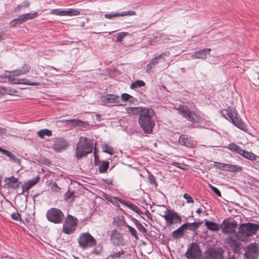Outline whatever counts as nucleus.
I'll return each instance as SVG.
<instances>
[{
    "label": "nucleus",
    "instance_id": "36",
    "mask_svg": "<svg viewBox=\"0 0 259 259\" xmlns=\"http://www.w3.org/2000/svg\"><path fill=\"white\" fill-rule=\"evenodd\" d=\"M125 206L128 207L130 209H131V210L138 214H143V212L137 206L131 203L127 202V203L125 205Z\"/></svg>",
    "mask_w": 259,
    "mask_h": 259
},
{
    "label": "nucleus",
    "instance_id": "41",
    "mask_svg": "<svg viewBox=\"0 0 259 259\" xmlns=\"http://www.w3.org/2000/svg\"><path fill=\"white\" fill-rule=\"evenodd\" d=\"M49 186H50L51 189L53 192H58L60 190V188L58 186L56 182L52 181L50 183Z\"/></svg>",
    "mask_w": 259,
    "mask_h": 259
},
{
    "label": "nucleus",
    "instance_id": "51",
    "mask_svg": "<svg viewBox=\"0 0 259 259\" xmlns=\"http://www.w3.org/2000/svg\"><path fill=\"white\" fill-rule=\"evenodd\" d=\"M6 94L10 95H13L17 93V91L13 88H11L10 87H5Z\"/></svg>",
    "mask_w": 259,
    "mask_h": 259
},
{
    "label": "nucleus",
    "instance_id": "54",
    "mask_svg": "<svg viewBox=\"0 0 259 259\" xmlns=\"http://www.w3.org/2000/svg\"><path fill=\"white\" fill-rule=\"evenodd\" d=\"M209 186L214 193H215L218 196H221V193L220 191L215 187L209 184Z\"/></svg>",
    "mask_w": 259,
    "mask_h": 259
},
{
    "label": "nucleus",
    "instance_id": "14",
    "mask_svg": "<svg viewBox=\"0 0 259 259\" xmlns=\"http://www.w3.org/2000/svg\"><path fill=\"white\" fill-rule=\"evenodd\" d=\"M102 197L104 198L107 201L110 202L114 206L119 208L120 205L119 202L125 205L127 203V201L125 200L116 196L112 197L111 195L102 192L101 194Z\"/></svg>",
    "mask_w": 259,
    "mask_h": 259
},
{
    "label": "nucleus",
    "instance_id": "60",
    "mask_svg": "<svg viewBox=\"0 0 259 259\" xmlns=\"http://www.w3.org/2000/svg\"><path fill=\"white\" fill-rule=\"evenodd\" d=\"M74 194V192L70 191L68 190V191L65 194V198L66 200L70 198Z\"/></svg>",
    "mask_w": 259,
    "mask_h": 259
},
{
    "label": "nucleus",
    "instance_id": "21",
    "mask_svg": "<svg viewBox=\"0 0 259 259\" xmlns=\"http://www.w3.org/2000/svg\"><path fill=\"white\" fill-rule=\"evenodd\" d=\"M5 182L9 188L14 190H16L21 185V182H19L18 179L14 176H11L9 178L6 177L5 178Z\"/></svg>",
    "mask_w": 259,
    "mask_h": 259
},
{
    "label": "nucleus",
    "instance_id": "38",
    "mask_svg": "<svg viewBox=\"0 0 259 259\" xmlns=\"http://www.w3.org/2000/svg\"><path fill=\"white\" fill-rule=\"evenodd\" d=\"M109 162L107 161H103L99 167L100 173L106 172L109 167Z\"/></svg>",
    "mask_w": 259,
    "mask_h": 259
},
{
    "label": "nucleus",
    "instance_id": "13",
    "mask_svg": "<svg viewBox=\"0 0 259 259\" xmlns=\"http://www.w3.org/2000/svg\"><path fill=\"white\" fill-rule=\"evenodd\" d=\"M68 146V142L64 138H56L53 141L52 148L56 152H60L65 150Z\"/></svg>",
    "mask_w": 259,
    "mask_h": 259
},
{
    "label": "nucleus",
    "instance_id": "34",
    "mask_svg": "<svg viewBox=\"0 0 259 259\" xmlns=\"http://www.w3.org/2000/svg\"><path fill=\"white\" fill-rule=\"evenodd\" d=\"M22 15L25 21L26 22L28 20H32L36 17L38 15V13L37 12H33V13H28L22 14Z\"/></svg>",
    "mask_w": 259,
    "mask_h": 259
},
{
    "label": "nucleus",
    "instance_id": "5",
    "mask_svg": "<svg viewBox=\"0 0 259 259\" xmlns=\"http://www.w3.org/2000/svg\"><path fill=\"white\" fill-rule=\"evenodd\" d=\"M64 219L62 232L67 235L74 233L78 224L77 219L72 215L68 214Z\"/></svg>",
    "mask_w": 259,
    "mask_h": 259
},
{
    "label": "nucleus",
    "instance_id": "19",
    "mask_svg": "<svg viewBox=\"0 0 259 259\" xmlns=\"http://www.w3.org/2000/svg\"><path fill=\"white\" fill-rule=\"evenodd\" d=\"M210 51V49H203L193 53L191 57L192 59H201L202 60H204L206 59V56L209 55Z\"/></svg>",
    "mask_w": 259,
    "mask_h": 259
},
{
    "label": "nucleus",
    "instance_id": "11",
    "mask_svg": "<svg viewBox=\"0 0 259 259\" xmlns=\"http://www.w3.org/2000/svg\"><path fill=\"white\" fill-rule=\"evenodd\" d=\"M223 250L221 247L207 248L204 252L203 259H223Z\"/></svg>",
    "mask_w": 259,
    "mask_h": 259
},
{
    "label": "nucleus",
    "instance_id": "53",
    "mask_svg": "<svg viewBox=\"0 0 259 259\" xmlns=\"http://www.w3.org/2000/svg\"><path fill=\"white\" fill-rule=\"evenodd\" d=\"M11 218L13 220L18 221H21V215L18 212H15L11 214Z\"/></svg>",
    "mask_w": 259,
    "mask_h": 259
},
{
    "label": "nucleus",
    "instance_id": "59",
    "mask_svg": "<svg viewBox=\"0 0 259 259\" xmlns=\"http://www.w3.org/2000/svg\"><path fill=\"white\" fill-rule=\"evenodd\" d=\"M194 116H196V115L193 114V113H192L190 112H189V113L188 114V115L187 116V117L186 118L188 120H189V121H190L191 122H195V119L194 117Z\"/></svg>",
    "mask_w": 259,
    "mask_h": 259
},
{
    "label": "nucleus",
    "instance_id": "3",
    "mask_svg": "<svg viewBox=\"0 0 259 259\" xmlns=\"http://www.w3.org/2000/svg\"><path fill=\"white\" fill-rule=\"evenodd\" d=\"M93 150V143L92 141L86 137H80L78 143L76 145L75 156L77 159H80Z\"/></svg>",
    "mask_w": 259,
    "mask_h": 259
},
{
    "label": "nucleus",
    "instance_id": "28",
    "mask_svg": "<svg viewBox=\"0 0 259 259\" xmlns=\"http://www.w3.org/2000/svg\"><path fill=\"white\" fill-rule=\"evenodd\" d=\"M23 16L22 15H21L18 18H15L10 21L9 23L10 27H14L17 25H20L23 23L24 22H25Z\"/></svg>",
    "mask_w": 259,
    "mask_h": 259
},
{
    "label": "nucleus",
    "instance_id": "6",
    "mask_svg": "<svg viewBox=\"0 0 259 259\" xmlns=\"http://www.w3.org/2000/svg\"><path fill=\"white\" fill-rule=\"evenodd\" d=\"M238 232L244 237H249L256 234L259 230V225L257 224L247 223L240 225Z\"/></svg>",
    "mask_w": 259,
    "mask_h": 259
},
{
    "label": "nucleus",
    "instance_id": "56",
    "mask_svg": "<svg viewBox=\"0 0 259 259\" xmlns=\"http://www.w3.org/2000/svg\"><path fill=\"white\" fill-rule=\"evenodd\" d=\"M183 197L186 200L187 203H193L194 202L192 197L187 193H185Z\"/></svg>",
    "mask_w": 259,
    "mask_h": 259
},
{
    "label": "nucleus",
    "instance_id": "45",
    "mask_svg": "<svg viewBox=\"0 0 259 259\" xmlns=\"http://www.w3.org/2000/svg\"><path fill=\"white\" fill-rule=\"evenodd\" d=\"M125 253V251L121 249L120 251H118L117 252H113L112 254L110 255V257L112 258H120V256L123 254Z\"/></svg>",
    "mask_w": 259,
    "mask_h": 259
},
{
    "label": "nucleus",
    "instance_id": "15",
    "mask_svg": "<svg viewBox=\"0 0 259 259\" xmlns=\"http://www.w3.org/2000/svg\"><path fill=\"white\" fill-rule=\"evenodd\" d=\"M58 122L65 123L66 126L70 127L75 126H84L85 125H89V122L88 121H83L76 119H62L59 120Z\"/></svg>",
    "mask_w": 259,
    "mask_h": 259
},
{
    "label": "nucleus",
    "instance_id": "20",
    "mask_svg": "<svg viewBox=\"0 0 259 259\" xmlns=\"http://www.w3.org/2000/svg\"><path fill=\"white\" fill-rule=\"evenodd\" d=\"M39 180L40 177L39 175H37L35 178L27 181L22 186V190L20 194H22L25 192H27V194H28L29 189H30L33 186L36 184Z\"/></svg>",
    "mask_w": 259,
    "mask_h": 259
},
{
    "label": "nucleus",
    "instance_id": "4",
    "mask_svg": "<svg viewBox=\"0 0 259 259\" xmlns=\"http://www.w3.org/2000/svg\"><path fill=\"white\" fill-rule=\"evenodd\" d=\"M222 115L224 117L231 121L238 128L244 132L247 131V128L246 125L235 110L230 108L224 110Z\"/></svg>",
    "mask_w": 259,
    "mask_h": 259
},
{
    "label": "nucleus",
    "instance_id": "61",
    "mask_svg": "<svg viewBox=\"0 0 259 259\" xmlns=\"http://www.w3.org/2000/svg\"><path fill=\"white\" fill-rule=\"evenodd\" d=\"M103 181L107 185H112V180L110 179H103Z\"/></svg>",
    "mask_w": 259,
    "mask_h": 259
},
{
    "label": "nucleus",
    "instance_id": "26",
    "mask_svg": "<svg viewBox=\"0 0 259 259\" xmlns=\"http://www.w3.org/2000/svg\"><path fill=\"white\" fill-rule=\"evenodd\" d=\"M224 170L232 172H241L242 171V167L238 165L225 163Z\"/></svg>",
    "mask_w": 259,
    "mask_h": 259
},
{
    "label": "nucleus",
    "instance_id": "42",
    "mask_svg": "<svg viewBox=\"0 0 259 259\" xmlns=\"http://www.w3.org/2000/svg\"><path fill=\"white\" fill-rule=\"evenodd\" d=\"M80 14L79 11L75 9H68L66 10V16H77Z\"/></svg>",
    "mask_w": 259,
    "mask_h": 259
},
{
    "label": "nucleus",
    "instance_id": "27",
    "mask_svg": "<svg viewBox=\"0 0 259 259\" xmlns=\"http://www.w3.org/2000/svg\"><path fill=\"white\" fill-rule=\"evenodd\" d=\"M201 222H194L193 223L186 222L184 224L185 226V230H189L192 232H196L197 229L201 225Z\"/></svg>",
    "mask_w": 259,
    "mask_h": 259
},
{
    "label": "nucleus",
    "instance_id": "16",
    "mask_svg": "<svg viewBox=\"0 0 259 259\" xmlns=\"http://www.w3.org/2000/svg\"><path fill=\"white\" fill-rule=\"evenodd\" d=\"M169 52L167 51L159 55L156 56L147 65L146 69V72L149 73L152 68L157 65L160 59H164L165 56L168 57L169 56Z\"/></svg>",
    "mask_w": 259,
    "mask_h": 259
},
{
    "label": "nucleus",
    "instance_id": "49",
    "mask_svg": "<svg viewBox=\"0 0 259 259\" xmlns=\"http://www.w3.org/2000/svg\"><path fill=\"white\" fill-rule=\"evenodd\" d=\"M24 74L20 69H17L16 70H14L13 71H10L9 76L10 75H16V76H19L21 75H23Z\"/></svg>",
    "mask_w": 259,
    "mask_h": 259
},
{
    "label": "nucleus",
    "instance_id": "33",
    "mask_svg": "<svg viewBox=\"0 0 259 259\" xmlns=\"http://www.w3.org/2000/svg\"><path fill=\"white\" fill-rule=\"evenodd\" d=\"M145 85V83L142 80H137L132 82L130 85V88L134 90L138 88L144 87Z\"/></svg>",
    "mask_w": 259,
    "mask_h": 259
},
{
    "label": "nucleus",
    "instance_id": "31",
    "mask_svg": "<svg viewBox=\"0 0 259 259\" xmlns=\"http://www.w3.org/2000/svg\"><path fill=\"white\" fill-rule=\"evenodd\" d=\"M246 251L252 253L257 254L259 255V248L255 243H250L249 244L247 247V250Z\"/></svg>",
    "mask_w": 259,
    "mask_h": 259
},
{
    "label": "nucleus",
    "instance_id": "30",
    "mask_svg": "<svg viewBox=\"0 0 259 259\" xmlns=\"http://www.w3.org/2000/svg\"><path fill=\"white\" fill-rule=\"evenodd\" d=\"M37 134L40 138L43 139L46 136L48 137L52 136V132L50 130L45 128L38 131Z\"/></svg>",
    "mask_w": 259,
    "mask_h": 259
},
{
    "label": "nucleus",
    "instance_id": "8",
    "mask_svg": "<svg viewBox=\"0 0 259 259\" xmlns=\"http://www.w3.org/2000/svg\"><path fill=\"white\" fill-rule=\"evenodd\" d=\"M46 217L49 221L55 224H61L65 219L63 212L60 209L55 207L47 211Z\"/></svg>",
    "mask_w": 259,
    "mask_h": 259
},
{
    "label": "nucleus",
    "instance_id": "12",
    "mask_svg": "<svg viewBox=\"0 0 259 259\" xmlns=\"http://www.w3.org/2000/svg\"><path fill=\"white\" fill-rule=\"evenodd\" d=\"M220 226L222 233L224 234H232L234 233L238 224L235 221L230 222L228 219H225Z\"/></svg>",
    "mask_w": 259,
    "mask_h": 259
},
{
    "label": "nucleus",
    "instance_id": "37",
    "mask_svg": "<svg viewBox=\"0 0 259 259\" xmlns=\"http://www.w3.org/2000/svg\"><path fill=\"white\" fill-rule=\"evenodd\" d=\"M126 227L128 228V232L131 233V235L135 238V240H138L139 237L135 229L128 224L126 225Z\"/></svg>",
    "mask_w": 259,
    "mask_h": 259
},
{
    "label": "nucleus",
    "instance_id": "64",
    "mask_svg": "<svg viewBox=\"0 0 259 259\" xmlns=\"http://www.w3.org/2000/svg\"><path fill=\"white\" fill-rule=\"evenodd\" d=\"M21 4L23 5V8H26L29 6L30 3L28 1H25Z\"/></svg>",
    "mask_w": 259,
    "mask_h": 259
},
{
    "label": "nucleus",
    "instance_id": "46",
    "mask_svg": "<svg viewBox=\"0 0 259 259\" xmlns=\"http://www.w3.org/2000/svg\"><path fill=\"white\" fill-rule=\"evenodd\" d=\"M119 16H133L135 15L136 13L134 11H126L122 12H118Z\"/></svg>",
    "mask_w": 259,
    "mask_h": 259
},
{
    "label": "nucleus",
    "instance_id": "63",
    "mask_svg": "<svg viewBox=\"0 0 259 259\" xmlns=\"http://www.w3.org/2000/svg\"><path fill=\"white\" fill-rule=\"evenodd\" d=\"M126 110L127 113L133 114L134 111L135 109H134V107H127L126 108Z\"/></svg>",
    "mask_w": 259,
    "mask_h": 259
},
{
    "label": "nucleus",
    "instance_id": "23",
    "mask_svg": "<svg viewBox=\"0 0 259 259\" xmlns=\"http://www.w3.org/2000/svg\"><path fill=\"white\" fill-rule=\"evenodd\" d=\"M0 152L9 158L11 161L15 162L18 164L21 163V159L16 157L15 155L11 152L0 147Z\"/></svg>",
    "mask_w": 259,
    "mask_h": 259
},
{
    "label": "nucleus",
    "instance_id": "10",
    "mask_svg": "<svg viewBox=\"0 0 259 259\" xmlns=\"http://www.w3.org/2000/svg\"><path fill=\"white\" fill-rule=\"evenodd\" d=\"M201 253L199 245L196 242H192L188 245L185 256L188 259H200Z\"/></svg>",
    "mask_w": 259,
    "mask_h": 259
},
{
    "label": "nucleus",
    "instance_id": "57",
    "mask_svg": "<svg viewBox=\"0 0 259 259\" xmlns=\"http://www.w3.org/2000/svg\"><path fill=\"white\" fill-rule=\"evenodd\" d=\"M118 16H119L118 12L110 13V14H106L105 15V17L106 18H108V19H112L113 17H118Z\"/></svg>",
    "mask_w": 259,
    "mask_h": 259
},
{
    "label": "nucleus",
    "instance_id": "7",
    "mask_svg": "<svg viewBox=\"0 0 259 259\" xmlns=\"http://www.w3.org/2000/svg\"><path fill=\"white\" fill-rule=\"evenodd\" d=\"M227 148L232 152L240 155L242 157L251 161H255L258 156L251 152L245 151L234 143H230Z\"/></svg>",
    "mask_w": 259,
    "mask_h": 259
},
{
    "label": "nucleus",
    "instance_id": "18",
    "mask_svg": "<svg viewBox=\"0 0 259 259\" xmlns=\"http://www.w3.org/2000/svg\"><path fill=\"white\" fill-rule=\"evenodd\" d=\"M179 143L180 145L188 147H193L195 144L193 138L186 134H183L180 136Z\"/></svg>",
    "mask_w": 259,
    "mask_h": 259
},
{
    "label": "nucleus",
    "instance_id": "24",
    "mask_svg": "<svg viewBox=\"0 0 259 259\" xmlns=\"http://www.w3.org/2000/svg\"><path fill=\"white\" fill-rule=\"evenodd\" d=\"M186 225L184 226V224L177 228L176 230L174 231L171 233V236L175 239H179L184 235V231L185 230Z\"/></svg>",
    "mask_w": 259,
    "mask_h": 259
},
{
    "label": "nucleus",
    "instance_id": "9",
    "mask_svg": "<svg viewBox=\"0 0 259 259\" xmlns=\"http://www.w3.org/2000/svg\"><path fill=\"white\" fill-rule=\"evenodd\" d=\"M162 217L165 221L166 227H170L172 224H180L182 222V218L174 210L166 209Z\"/></svg>",
    "mask_w": 259,
    "mask_h": 259
},
{
    "label": "nucleus",
    "instance_id": "55",
    "mask_svg": "<svg viewBox=\"0 0 259 259\" xmlns=\"http://www.w3.org/2000/svg\"><path fill=\"white\" fill-rule=\"evenodd\" d=\"M103 152L110 154H112L113 153V148L109 147L108 145H105L104 147Z\"/></svg>",
    "mask_w": 259,
    "mask_h": 259
},
{
    "label": "nucleus",
    "instance_id": "40",
    "mask_svg": "<svg viewBox=\"0 0 259 259\" xmlns=\"http://www.w3.org/2000/svg\"><path fill=\"white\" fill-rule=\"evenodd\" d=\"M19 84H24L26 85H30L35 86L39 84L38 82H31L26 78L19 79Z\"/></svg>",
    "mask_w": 259,
    "mask_h": 259
},
{
    "label": "nucleus",
    "instance_id": "50",
    "mask_svg": "<svg viewBox=\"0 0 259 259\" xmlns=\"http://www.w3.org/2000/svg\"><path fill=\"white\" fill-rule=\"evenodd\" d=\"M30 66L29 65L27 64H24L23 66L20 68L21 70L23 72V73L24 74L26 73L27 72H28L29 70H30Z\"/></svg>",
    "mask_w": 259,
    "mask_h": 259
},
{
    "label": "nucleus",
    "instance_id": "48",
    "mask_svg": "<svg viewBox=\"0 0 259 259\" xmlns=\"http://www.w3.org/2000/svg\"><path fill=\"white\" fill-rule=\"evenodd\" d=\"M225 164V163L215 161L214 162L213 165L214 167L220 170H224Z\"/></svg>",
    "mask_w": 259,
    "mask_h": 259
},
{
    "label": "nucleus",
    "instance_id": "35",
    "mask_svg": "<svg viewBox=\"0 0 259 259\" xmlns=\"http://www.w3.org/2000/svg\"><path fill=\"white\" fill-rule=\"evenodd\" d=\"M178 110L179 111V113L181 115H182V116L183 117H184L185 118L188 115L189 112H190V111L188 109L187 107H186L183 105H181Z\"/></svg>",
    "mask_w": 259,
    "mask_h": 259
},
{
    "label": "nucleus",
    "instance_id": "58",
    "mask_svg": "<svg viewBox=\"0 0 259 259\" xmlns=\"http://www.w3.org/2000/svg\"><path fill=\"white\" fill-rule=\"evenodd\" d=\"M126 35V32H120L118 34L117 37H116V41H121L123 38L125 37Z\"/></svg>",
    "mask_w": 259,
    "mask_h": 259
},
{
    "label": "nucleus",
    "instance_id": "32",
    "mask_svg": "<svg viewBox=\"0 0 259 259\" xmlns=\"http://www.w3.org/2000/svg\"><path fill=\"white\" fill-rule=\"evenodd\" d=\"M132 220L134 224L140 231L144 233H147V229L142 225L139 221L134 218H133Z\"/></svg>",
    "mask_w": 259,
    "mask_h": 259
},
{
    "label": "nucleus",
    "instance_id": "25",
    "mask_svg": "<svg viewBox=\"0 0 259 259\" xmlns=\"http://www.w3.org/2000/svg\"><path fill=\"white\" fill-rule=\"evenodd\" d=\"M205 225L206 228L211 231H217L221 228L220 225L211 221L204 220Z\"/></svg>",
    "mask_w": 259,
    "mask_h": 259
},
{
    "label": "nucleus",
    "instance_id": "1",
    "mask_svg": "<svg viewBox=\"0 0 259 259\" xmlns=\"http://www.w3.org/2000/svg\"><path fill=\"white\" fill-rule=\"evenodd\" d=\"M133 114L139 116L138 122L145 133L150 134L155 125V121L153 119L155 112L153 109L147 107H134Z\"/></svg>",
    "mask_w": 259,
    "mask_h": 259
},
{
    "label": "nucleus",
    "instance_id": "62",
    "mask_svg": "<svg viewBox=\"0 0 259 259\" xmlns=\"http://www.w3.org/2000/svg\"><path fill=\"white\" fill-rule=\"evenodd\" d=\"M5 95H6L5 87H1L0 88V98Z\"/></svg>",
    "mask_w": 259,
    "mask_h": 259
},
{
    "label": "nucleus",
    "instance_id": "39",
    "mask_svg": "<svg viewBox=\"0 0 259 259\" xmlns=\"http://www.w3.org/2000/svg\"><path fill=\"white\" fill-rule=\"evenodd\" d=\"M51 14L57 16H66V10L61 9H55L52 10Z\"/></svg>",
    "mask_w": 259,
    "mask_h": 259
},
{
    "label": "nucleus",
    "instance_id": "52",
    "mask_svg": "<svg viewBox=\"0 0 259 259\" xmlns=\"http://www.w3.org/2000/svg\"><path fill=\"white\" fill-rule=\"evenodd\" d=\"M9 76L8 81L13 84H19V79L13 77L16 75H8Z\"/></svg>",
    "mask_w": 259,
    "mask_h": 259
},
{
    "label": "nucleus",
    "instance_id": "2",
    "mask_svg": "<svg viewBox=\"0 0 259 259\" xmlns=\"http://www.w3.org/2000/svg\"><path fill=\"white\" fill-rule=\"evenodd\" d=\"M79 246L82 249H87L94 246L91 254L99 255L102 251L101 243L97 244V241L89 232L81 233L78 238Z\"/></svg>",
    "mask_w": 259,
    "mask_h": 259
},
{
    "label": "nucleus",
    "instance_id": "47",
    "mask_svg": "<svg viewBox=\"0 0 259 259\" xmlns=\"http://www.w3.org/2000/svg\"><path fill=\"white\" fill-rule=\"evenodd\" d=\"M114 222H115L116 225L119 227H121L124 226H126V225H127L124 220H123L119 218H117L116 220H114Z\"/></svg>",
    "mask_w": 259,
    "mask_h": 259
},
{
    "label": "nucleus",
    "instance_id": "22",
    "mask_svg": "<svg viewBox=\"0 0 259 259\" xmlns=\"http://www.w3.org/2000/svg\"><path fill=\"white\" fill-rule=\"evenodd\" d=\"M102 99L106 103L118 104L120 103L119 97L113 94H106L103 96Z\"/></svg>",
    "mask_w": 259,
    "mask_h": 259
},
{
    "label": "nucleus",
    "instance_id": "29",
    "mask_svg": "<svg viewBox=\"0 0 259 259\" xmlns=\"http://www.w3.org/2000/svg\"><path fill=\"white\" fill-rule=\"evenodd\" d=\"M121 99L123 101L128 102L130 104H134L136 101L135 98L127 93L122 94L121 96Z\"/></svg>",
    "mask_w": 259,
    "mask_h": 259
},
{
    "label": "nucleus",
    "instance_id": "43",
    "mask_svg": "<svg viewBox=\"0 0 259 259\" xmlns=\"http://www.w3.org/2000/svg\"><path fill=\"white\" fill-rule=\"evenodd\" d=\"M148 179L151 185H154L155 187L157 186L156 178L150 172H148Z\"/></svg>",
    "mask_w": 259,
    "mask_h": 259
},
{
    "label": "nucleus",
    "instance_id": "44",
    "mask_svg": "<svg viewBox=\"0 0 259 259\" xmlns=\"http://www.w3.org/2000/svg\"><path fill=\"white\" fill-rule=\"evenodd\" d=\"M258 255H259L257 254L252 253L247 251H245L244 254V257L247 259H257V256Z\"/></svg>",
    "mask_w": 259,
    "mask_h": 259
},
{
    "label": "nucleus",
    "instance_id": "17",
    "mask_svg": "<svg viewBox=\"0 0 259 259\" xmlns=\"http://www.w3.org/2000/svg\"><path fill=\"white\" fill-rule=\"evenodd\" d=\"M110 240L112 243L115 246H119L123 244V237L121 234L116 229L112 231L110 235Z\"/></svg>",
    "mask_w": 259,
    "mask_h": 259
}]
</instances>
